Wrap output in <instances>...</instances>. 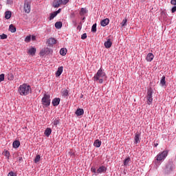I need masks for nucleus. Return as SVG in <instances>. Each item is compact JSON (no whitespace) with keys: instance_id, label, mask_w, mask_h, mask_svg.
Listing matches in <instances>:
<instances>
[{"instance_id":"nucleus-1","label":"nucleus","mask_w":176,"mask_h":176,"mask_svg":"<svg viewBox=\"0 0 176 176\" xmlns=\"http://www.w3.org/2000/svg\"><path fill=\"white\" fill-rule=\"evenodd\" d=\"M108 77L107 76V74L102 68L99 69L97 73L93 77V80L94 82H98V83L102 84L104 81L107 80Z\"/></svg>"},{"instance_id":"nucleus-2","label":"nucleus","mask_w":176,"mask_h":176,"mask_svg":"<svg viewBox=\"0 0 176 176\" xmlns=\"http://www.w3.org/2000/svg\"><path fill=\"white\" fill-rule=\"evenodd\" d=\"M18 91L20 96H28V94H30L31 91H32V89H31V86L29 85L23 84L19 86Z\"/></svg>"},{"instance_id":"nucleus-3","label":"nucleus","mask_w":176,"mask_h":176,"mask_svg":"<svg viewBox=\"0 0 176 176\" xmlns=\"http://www.w3.org/2000/svg\"><path fill=\"white\" fill-rule=\"evenodd\" d=\"M41 102L44 107L47 108L50 105V95L44 94L43 98L41 99Z\"/></svg>"},{"instance_id":"nucleus-4","label":"nucleus","mask_w":176,"mask_h":176,"mask_svg":"<svg viewBox=\"0 0 176 176\" xmlns=\"http://www.w3.org/2000/svg\"><path fill=\"white\" fill-rule=\"evenodd\" d=\"M167 155H168V151H164L157 155L155 160H157V162H162V160H164V159L167 157Z\"/></svg>"},{"instance_id":"nucleus-5","label":"nucleus","mask_w":176,"mask_h":176,"mask_svg":"<svg viewBox=\"0 0 176 176\" xmlns=\"http://www.w3.org/2000/svg\"><path fill=\"white\" fill-rule=\"evenodd\" d=\"M152 94H153V90H152V88L148 89L147 91V96H146V103L148 105H151L152 102H153V98H152Z\"/></svg>"},{"instance_id":"nucleus-6","label":"nucleus","mask_w":176,"mask_h":176,"mask_svg":"<svg viewBox=\"0 0 176 176\" xmlns=\"http://www.w3.org/2000/svg\"><path fill=\"white\" fill-rule=\"evenodd\" d=\"M175 168V166H174V163L173 162H169L164 169V173L166 174H170Z\"/></svg>"},{"instance_id":"nucleus-7","label":"nucleus","mask_w":176,"mask_h":176,"mask_svg":"<svg viewBox=\"0 0 176 176\" xmlns=\"http://www.w3.org/2000/svg\"><path fill=\"white\" fill-rule=\"evenodd\" d=\"M23 9L24 12L26 13H30V12H31V3L28 1H25Z\"/></svg>"},{"instance_id":"nucleus-8","label":"nucleus","mask_w":176,"mask_h":176,"mask_svg":"<svg viewBox=\"0 0 176 176\" xmlns=\"http://www.w3.org/2000/svg\"><path fill=\"white\" fill-rule=\"evenodd\" d=\"M56 43H57V41L54 38H50L47 41V46H50V47H52V46H53V45H56Z\"/></svg>"},{"instance_id":"nucleus-9","label":"nucleus","mask_w":176,"mask_h":176,"mask_svg":"<svg viewBox=\"0 0 176 176\" xmlns=\"http://www.w3.org/2000/svg\"><path fill=\"white\" fill-rule=\"evenodd\" d=\"M52 53H53V50L47 47L45 48L44 51H41L40 52L41 56H44L45 54H52Z\"/></svg>"},{"instance_id":"nucleus-10","label":"nucleus","mask_w":176,"mask_h":176,"mask_svg":"<svg viewBox=\"0 0 176 176\" xmlns=\"http://www.w3.org/2000/svg\"><path fill=\"white\" fill-rule=\"evenodd\" d=\"M60 5H63V0H54L52 3L54 8H60Z\"/></svg>"},{"instance_id":"nucleus-11","label":"nucleus","mask_w":176,"mask_h":176,"mask_svg":"<svg viewBox=\"0 0 176 176\" xmlns=\"http://www.w3.org/2000/svg\"><path fill=\"white\" fill-rule=\"evenodd\" d=\"M135 144H140L141 142V133L137 132L135 135Z\"/></svg>"},{"instance_id":"nucleus-12","label":"nucleus","mask_w":176,"mask_h":176,"mask_svg":"<svg viewBox=\"0 0 176 176\" xmlns=\"http://www.w3.org/2000/svg\"><path fill=\"white\" fill-rule=\"evenodd\" d=\"M108 24H109V19L107 18L100 21V25H102V27H107Z\"/></svg>"},{"instance_id":"nucleus-13","label":"nucleus","mask_w":176,"mask_h":176,"mask_svg":"<svg viewBox=\"0 0 176 176\" xmlns=\"http://www.w3.org/2000/svg\"><path fill=\"white\" fill-rule=\"evenodd\" d=\"M60 98H55L52 100V105L54 107H57L60 104Z\"/></svg>"},{"instance_id":"nucleus-14","label":"nucleus","mask_w":176,"mask_h":176,"mask_svg":"<svg viewBox=\"0 0 176 176\" xmlns=\"http://www.w3.org/2000/svg\"><path fill=\"white\" fill-rule=\"evenodd\" d=\"M107 171V168L105 166H102L99 167V168L96 170V174H101V173H105Z\"/></svg>"},{"instance_id":"nucleus-15","label":"nucleus","mask_w":176,"mask_h":176,"mask_svg":"<svg viewBox=\"0 0 176 176\" xmlns=\"http://www.w3.org/2000/svg\"><path fill=\"white\" fill-rule=\"evenodd\" d=\"M104 46L106 49H109V47L112 46V41H111V38L107 39V41L104 43Z\"/></svg>"},{"instance_id":"nucleus-16","label":"nucleus","mask_w":176,"mask_h":176,"mask_svg":"<svg viewBox=\"0 0 176 176\" xmlns=\"http://www.w3.org/2000/svg\"><path fill=\"white\" fill-rule=\"evenodd\" d=\"M155 58V56L152 53H148V55L146 57V61L151 62L153 58Z\"/></svg>"},{"instance_id":"nucleus-17","label":"nucleus","mask_w":176,"mask_h":176,"mask_svg":"<svg viewBox=\"0 0 176 176\" xmlns=\"http://www.w3.org/2000/svg\"><path fill=\"white\" fill-rule=\"evenodd\" d=\"M28 54H30V56H35V53H36V49L34 47H31L28 51Z\"/></svg>"},{"instance_id":"nucleus-18","label":"nucleus","mask_w":176,"mask_h":176,"mask_svg":"<svg viewBox=\"0 0 176 176\" xmlns=\"http://www.w3.org/2000/svg\"><path fill=\"white\" fill-rule=\"evenodd\" d=\"M85 113V111L82 109H78L76 111L77 116H82Z\"/></svg>"},{"instance_id":"nucleus-19","label":"nucleus","mask_w":176,"mask_h":176,"mask_svg":"<svg viewBox=\"0 0 176 176\" xmlns=\"http://www.w3.org/2000/svg\"><path fill=\"white\" fill-rule=\"evenodd\" d=\"M101 141L100 140H96L94 142V146H96V148H100L101 146Z\"/></svg>"},{"instance_id":"nucleus-20","label":"nucleus","mask_w":176,"mask_h":176,"mask_svg":"<svg viewBox=\"0 0 176 176\" xmlns=\"http://www.w3.org/2000/svg\"><path fill=\"white\" fill-rule=\"evenodd\" d=\"M12 146L15 149H17V148H19V146H20V141H19V140L14 141L12 143Z\"/></svg>"},{"instance_id":"nucleus-21","label":"nucleus","mask_w":176,"mask_h":176,"mask_svg":"<svg viewBox=\"0 0 176 176\" xmlns=\"http://www.w3.org/2000/svg\"><path fill=\"white\" fill-rule=\"evenodd\" d=\"M63 66L59 67L56 72V76H60L63 74Z\"/></svg>"},{"instance_id":"nucleus-22","label":"nucleus","mask_w":176,"mask_h":176,"mask_svg":"<svg viewBox=\"0 0 176 176\" xmlns=\"http://www.w3.org/2000/svg\"><path fill=\"white\" fill-rule=\"evenodd\" d=\"M44 134H45V135H46V137H49L50 135V134H52V129L47 128L45 131Z\"/></svg>"},{"instance_id":"nucleus-23","label":"nucleus","mask_w":176,"mask_h":176,"mask_svg":"<svg viewBox=\"0 0 176 176\" xmlns=\"http://www.w3.org/2000/svg\"><path fill=\"white\" fill-rule=\"evenodd\" d=\"M52 124L55 126V127H57V125L60 124V120L59 118H56L52 121Z\"/></svg>"},{"instance_id":"nucleus-24","label":"nucleus","mask_w":176,"mask_h":176,"mask_svg":"<svg viewBox=\"0 0 176 176\" xmlns=\"http://www.w3.org/2000/svg\"><path fill=\"white\" fill-rule=\"evenodd\" d=\"M55 27L56 28H57L58 30H60V28H61V27H63V23L60 21L56 22L55 23Z\"/></svg>"},{"instance_id":"nucleus-25","label":"nucleus","mask_w":176,"mask_h":176,"mask_svg":"<svg viewBox=\"0 0 176 176\" xmlns=\"http://www.w3.org/2000/svg\"><path fill=\"white\" fill-rule=\"evenodd\" d=\"M5 17H6V19H7V20H9V19H10V17H12V12L10 11L6 12Z\"/></svg>"},{"instance_id":"nucleus-26","label":"nucleus","mask_w":176,"mask_h":176,"mask_svg":"<svg viewBox=\"0 0 176 176\" xmlns=\"http://www.w3.org/2000/svg\"><path fill=\"white\" fill-rule=\"evenodd\" d=\"M9 31H10V32H16V27H14V25H13L12 24H11L9 27Z\"/></svg>"},{"instance_id":"nucleus-27","label":"nucleus","mask_w":176,"mask_h":176,"mask_svg":"<svg viewBox=\"0 0 176 176\" xmlns=\"http://www.w3.org/2000/svg\"><path fill=\"white\" fill-rule=\"evenodd\" d=\"M60 56H65V54H67V49L66 48H62L60 50Z\"/></svg>"},{"instance_id":"nucleus-28","label":"nucleus","mask_w":176,"mask_h":176,"mask_svg":"<svg viewBox=\"0 0 176 176\" xmlns=\"http://www.w3.org/2000/svg\"><path fill=\"white\" fill-rule=\"evenodd\" d=\"M69 93V91H68V89H63L62 91V96H64L65 97H68Z\"/></svg>"},{"instance_id":"nucleus-29","label":"nucleus","mask_w":176,"mask_h":176,"mask_svg":"<svg viewBox=\"0 0 176 176\" xmlns=\"http://www.w3.org/2000/svg\"><path fill=\"white\" fill-rule=\"evenodd\" d=\"M160 85H162V86H164L166 85V76H162L161 80H160Z\"/></svg>"},{"instance_id":"nucleus-30","label":"nucleus","mask_w":176,"mask_h":176,"mask_svg":"<svg viewBox=\"0 0 176 176\" xmlns=\"http://www.w3.org/2000/svg\"><path fill=\"white\" fill-rule=\"evenodd\" d=\"M86 13H87V10H86V8H81L80 10V16H83V14H86Z\"/></svg>"},{"instance_id":"nucleus-31","label":"nucleus","mask_w":176,"mask_h":176,"mask_svg":"<svg viewBox=\"0 0 176 176\" xmlns=\"http://www.w3.org/2000/svg\"><path fill=\"white\" fill-rule=\"evenodd\" d=\"M92 32H97V23H94L91 28Z\"/></svg>"},{"instance_id":"nucleus-32","label":"nucleus","mask_w":176,"mask_h":176,"mask_svg":"<svg viewBox=\"0 0 176 176\" xmlns=\"http://www.w3.org/2000/svg\"><path fill=\"white\" fill-rule=\"evenodd\" d=\"M130 160H131L130 157H127L126 159H125L124 160V166H129V163H130Z\"/></svg>"},{"instance_id":"nucleus-33","label":"nucleus","mask_w":176,"mask_h":176,"mask_svg":"<svg viewBox=\"0 0 176 176\" xmlns=\"http://www.w3.org/2000/svg\"><path fill=\"white\" fill-rule=\"evenodd\" d=\"M41 160V155H37L34 159V163H38Z\"/></svg>"},{"instance_id":"nucleus-34","label":"nucleus","mask_w":176,"mask_h":176,"mask_svg":"<svg viewBox=\"0 0 176 176\" xmlns=\"http://www.w3.org/2000/svg\"><path fill=\"white\" fill-rule=\"evenodd\" d=\"M8 80H13L14 79V76H13V74H9L8 76Z\"/></svg>"},{"instance_id":"nucleus-35","label":"nucleus","mask_w":176,"mask_h":176,"mask_svg":"<svg viewBox=\"0 0 176 176\" xmlns=\"http://www.w3.org/2000/svg\"><path fill=\"white\" fill-rule=\"evenodd\" d=\"M56 16H57V14L55 13V12H54L53 13H51L50 16V20H53V19H54Z\"/></svg>"},{"instance_id":"nucleus-36","label":"nucleus","mask_w":176,"mask_h":176,"mask_svg":"<svg viewBox=\"0 0 176 176\" xmlns=\"http://www.w3.org/2000/svg\"><path fill=\"white\" fill-rule=\"evenodd\" d=\"M122 27H124V25H126L127 24V19H124L122 20Z\"/></svg>"},{"instance_id":"nucleus-37","label":"nucleus","mask_w":176,"mask_h":176,"mask_svg":"<svg viewBox=\"0 0 176 176\" xmlns=\"http://www.w3.org/2000/svg\"><path fill=\"white\" fill-rule=\"evenodd\" d=\"M25 42H27V43L31 42V36H27L25 38Z\"/></svg>"},{"instance_id":"nucleus-38","label":"nucleus","mask_w":176,"mask_h":176,"mask_svg":"<svg viewBox=\"0 0 176 176\" xmlns=\"http://www.w3.org/2000/svg\"><path fill=\"white\" fill-rule=\"evenodd\" d=\"M5 80V74H0V83L1 82H3Z\"/></svg>"},{"instance_id":"nucleus-39","label":"nucleus","mask_w":176,"mask_h":176,"mask_svg":"<svg viewBox=\"0 0 176 176\" xmlns=\"http://www.w3.org/2000/svg\"><path fill=\"white\" fill-rule=\"evenodd\" d=\"M4 156H6V157H8V159H9V157L10 156V153H9V151H4Z\"/></svg>"},{"instance_id":"nucleus-40","label":"nucleus","mask_w":176,"mask_h":176,"mask_svg":"<svg viewBox=\"0 0 176 176\" xmlns=\"http://www.w3.org/2000/svg\"><path fill=\"white\" fill-rule=\"evenodd\" d=\"M0 38L1 39H7L8 38V35L3 34L1 35H0Z\"/></svg>"},{"instance_id":"nucleus-41","label":"nucleus","mask_w":176,"mask_h":176,"mask_svg":"<svg viewBox=\"0 0 176 176\" xmlns=\"http://www.w3.org/2000/svg\"><path fill=\"white\" fill-rule=\"evenodd\" d=\"M91 171L92 173H94L95 175H98V174H97V170H96V168H94V167H92V168H91Z\"/></svg>"},{"instance_id":"nucleus-42","label":"nucleus","mask_w":176,"mask_h":176,"mask_svg":"<svg viewBox=\"0 0 176 176\" xmlns=\"http://www.w3.org/2000/svg\"><path fill=\"white\" fill-rule=\"evenodd\" d=\"M69 155L72 157H75V153L74 151H69Z\"/></svg>"},{"instance_id":"nucleus-43","label":"nucleus","mask_w":176,"mask_h":176,"mask_svg":"<svg viewBox=\"0 0 176 176\" xmlns=\"http://www.w3.org/2000/svg\"><path fill=\"white\" fill-rule=\"evenodd\" d=\"M8 176H17V175L15 173L11 171L8 173Z\"/></svg>"},{"instance_id":"nucleus-44","label":"nucleus","mask_w":176,"mask_h":176,"mask_svg":"<svg viewBox=\"0 0 176 176\" xmlns=\"http://www.w3.org/2000/svg\"><path fill=\"white\" fill-rule=\"evenodd\" d=\"M69 2V0H62V5H67Z\"/></svg>"},{"instance_id":"nucleus-45","label":"nucleus","mask_w":176,"mask_h":176,"mask_svg":"<svg viewBox=\"0 0 176 176\" xmlns=\"http://www.w3.org/2000/svg\"><path fill=\"white\" fill-rule=\"evenodd\" d=\"M86 38H87V34L86 33L82 34L81 39H86Z\"/></svg>"},{"instance_id":"nucleus-46","label":"nucleus","mask_w":176,"mask_h":176,"mask_svg":"<svg viewBox=\"0 0 176 176\" xmlns=\"http://www.w3.org/2000/svg\"><path fill=\"white\" fill-rule=\"evenodd\" d=\"M171 12H172V13H175V12H176V6H175L174 7L172 8Z\"/></svg>"},{"instance_id":"nucleus-47","label":"nucleus","mask_w":176,"mask_h":176,"mask_svg":"<svg viewBox=\"0 0 176 176\" xmlns=\"http://www.w3.org/2000/svg\"><path fill=\"white\" fill-rule=\"evenodd\" d=\"M170 3L171 5H176V0H171Z\"/></svg>"},{"instance_id":"nucleus-48","label":"nucleus","mask_w":176,"mask_h":176,"mask_svg":"<svg viewBox=\"0 0 176 176\" xmlns=\"http://www.w3.org/2000/svg\"><path fill=\"white\" fill-rule=\"evenodd\" d=\"M61 12V8H60L58 10H57V11H55V13H56V14L57 15V14H58V13H60Z\"/></svg>"},{"instance_id":"nucleus-49","label":"nucleus","mask_w":176,"mask_h":176,"mask_svg":"<svg viewBox=\"0 0 176 176\" xmlns=\"http://www.w3.org/2000/svg\"><path fill=\"white\" fill-rule=\"evenodd\" d=\"M7 3L11 4L13 3V1H12V0H7Z\"/></svg>"},{"instance_id":"nucleus-50","label":"nucleus","mask_w":176,"mask_h":176,"mask_svg":"<svg viewBox=\"0 0 176 176\" xmlns=\"http://www.w3.org/2000/svg\"><path fill=\"white\" fill-rule=\"evenodd\" d=\"M36 39V36H32V41H35Z\"/></svg>"},{"instance_id":"nucleus-51","label":"nucleus","mask_w":176,"mask_h":176,"mask_svg":"<svg viewBox=\"0 0 176 176\" xmlns=\"http://www.w3.org/2000/svg\"><path fill=\"white\" fill-rule=\"evenodd\" d=\"M19 162H20L21 160H23V157H19Z\"/></svg>"},{"instance_id":"nucleus-52","label":"nucleus","mask_w":176,"mask_h":176,"mask_svg":"<svg viewBox=\"0 0 176 176\" xmlns=\"http://www.w3.org/2000/svg\"><path fill=\"white\" fill-rule=\"evenodd\" d=\"M155 146H157L158 144H154Z\"/></svg>"},{"instance_id":"nucleus-53","label":"nucleus","mask_w":176,"mask_h":176,"mask_svg":"<svg viewBox=\"0 0 176 176\" xmlns=\"http://www.w3.org/2000/svg\"><path fill=\"white\" fill-rule=\"evenodd\" d=\"M82 20H85V18H83Z\"/></svg>"}]
</instances>
